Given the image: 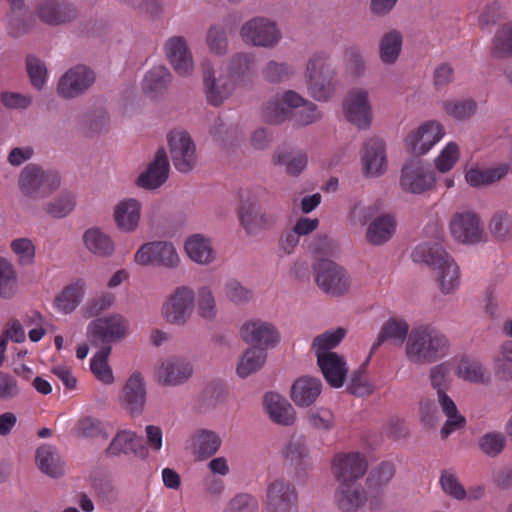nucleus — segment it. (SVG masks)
I'll return each mask as SVG.
<instances>
[{
  "label": "nucleus",
  "mask_w": 512,
  "mask_h": 512,
  "mask_svg": "<svg viewBox=\"0 0 512 512\" xmlns=\"http://www.w3.org/2000/svg\"><path fill=\"white\" fill-rule=\"evenodd\" d=\"M449 349V340L431 325L413 328L406 341V356L417 365L434 363L443 358Z\"/></svg>",
  "instance_id": "f257e3e1"
},
{
  "label": "nucleus",
  "mask_w": 512,
  "mask_h": 512,
  "mask_svg": "<svg viewBox=\"0 0 512 512\" xmlns=\"http://www.w3.org/2000/svg\"><path fill=\"white\" fill-rule=\"evenodd\" d=\"M412 259L438 270L437 280L443 293L453 292L460 283L459 268L441 244L422 243L415 247Z\"/></svg>",
  "instance_id": "f03ea898"
},
{
  "label": "nucleus",
  "mask_w": 512,
  "mask_h": 512,
  "mask_svg": "<svg viewBox=\"0 0 512 512\" xmlns=\"http://www.w3.org/2000/svg\"><path fill=\"white\" fill-rule=\"evenodd\" d=\"M61 177L55 170H44L41 166L27 164L19 175L18 185L22 194L31 200H40L56 191Z\"/></svg>",
  "instance_id": "7ed1b4c3"
},
{
  "label": "nucleus",
  "mask_w": 512,
  "mask_h": 512,
  "mask_svg": "<svg viewBox=\"0 0 512 512\" xmlns=\"http://www.w3.org/2000/svg\"><path fill=\"white\" fill-rule=\"evenodd\" d=\"M312 272L317 287L332 297L346 295L350 291L351 278L348 271L328 258H318L312 264Z\"/></svg>",
  "instance_id": "20e7f679"
},
{
  "label": "nucleus",
  "mask_w": 512,
  "mask_h": 512,
  "mask_svg": "<svg viewBox=\"0 0 512 512\" xmlns=\"http://www.w3.org/2000/svg\"><path fill=\"white\" fill-rule=\"evenodd\" d=\"M134 261L140 266L174 269L180 258L172 242L155 240L142 244L134 255Z\"/></svg>",
  "instance_id": "39448f33"
},
{
  "label": "nucleus",
  "mask_w": 512,
  "mask_h": 512,
  "mask_svg": "<svg viewBox=\"0 0 512 512\" xmlns=\"http://www.w3.org/2000/svg\"><path fill=\"white\" fill-rule=\"evenodd\" d=\"M95 81L96 73L91 67L77 64L59 78L56 92L64 100H73L84 95Z\"/></svg>",
  "instance_id": "423d86ee"
},
{
  "label": "nucleus",
  "mask_w": 512,
  "mask_h": 512,
  "mask_svg": "<svg viewBox=\"0 0 512 512\" xmlns=\"http://www.w3.org/2000/svg\"><path fill=\"white\" fill-rule=\"evenodd\" d=\"M435 173L421 158L411 156L402 166L400 186L405 192L422 194L432 189Z\"/></svg>",
  "instance_id": "0eeeda50"
},
{
  "label": "nucleus",
  "mask_w": 512,
  "mask_h": 512,
  "mask_svg": "<svg viewBox=\"0 0 512 512\" xmlns=\"http://www.w3.org/2000/svg\"><path fill=\"white\" fill-rule=\"evenodd\" d=\"M336 72L331 64L320 59L309 60L306 68V81L311 96L317 101L328 100L334 90Z\"/></svg>",
  "instance_id": "6e6552de"
},
{
  "label": "nucleus",
  "mask_w": 512,
  "mask_h": 512,
  "mask_svg": "<svg viewBox=\"0 0 512 512\" xmlns=\"http://www.w3.org/2000/svg\"><path fill=\"white\" fill-rule=\"evenodd\" d=\"M239 220L246 233L250 236L272 228L278 220L274 213L262 212L257 200L249 193L241 195L238 210Z\"/></svg>",
  "instance_id": "1a4fd4ad"
},
{
  "label": "nucleus",
  "mask_w": 512,
  "mask_h": 512,
  "mask_svg": "<svg viewBox=\"0 0 512 512\" xmlns=\"http://www.w3.org/2000/svg\"><path fill=\"white\" fill-rule=\"evenodd\" d=\"M194 301L195 293L190 287L175 288L163 304L164 319L173 325H185L192 315Z\"/></svg>",
  "instance_id": "9d476101"
},
{
  "label": "nucleus",
  "mask_w": 512,
  "mask_h": 512,
  "mask_svg": "<svg viewBox=\"0 0 512 512\" xmlns=\"http://www.w3.org/2000/svg\"><path fill=\"white\" fill-rule=\"evenodd\" d=\"M240 34L244 42L265 48L274 47L281 38L276 24L264 17H255L244 23Z\"/></svg>",
  "instance_id": "9b49d317"
},
{
  "label": "nucleus",
  "mask_w": 512,
  "mask_h": 512,
  "mask_svg": "<svg viewBox=\"0 0 512 512\" xmlns=\"http://www.w3.org/2000/svg\"><path fill=\"white\" fill-rule=\"evenodd\" d=\"M267 512H298V494L288 480L278 478L272 481L266 492Z\"/></svg>",
  "instance_id": "f8f14e48"
},
{
  "label": "nucleus",
  "mask_w": 512,
  "mask_h": 512,
  "mask_svg": "<svg viewBox=\"0 0 512 512\" xmlns=\"http://www.w3.org/2000/svg\"><path fill=\"white\" fill-rule=\"evenodd\" d=\"M127 321L119 314L100 317L88 326V335L93 344L109 345L123 339L127 334Z\"/></svg>",
  "instance_id": "ddd939ff"
},
{
  "label": "nucleus",
  "mask_w": 512,
  "mask_h": 512,
  "mask_svg": "<svg viewBox=\"0 0 512 512\" xmlns=\"http://www.w3.org/2000/svg\"><path fill=\"white\" fill-rule=\"evenodd\" d=\"M168 145L174 167L181 173L190 172L197 163L195 144L186 131L170 132Z\"/></svg>",
  "instance_id": "4468645a"
},
{
  "label": "nucleus",
  "mask_w": 512,
  "mask_h": 512,
  "mask_svg": "<svg viewBox=\"0 0 512 512\" xmlns=\"http://www.w3.org/2000/svg\"><path fill=\"white\" fill-rule=\"evenodd\" d=\"M146 400V382L142 374L135 371L128 377L119 394L120 405L131 417H138L144 412Z\"/></svg>",
  "instance_id": "2eb2a0df"
},
{
  "label": "nucleus",
  "mask_w": 512,
  "mask_h": 512,
  "mask_svg": "<svg viewBox=\"0 0 512 512\" xmlns=\"http://www.w3.org/2000/svg\"><path fill=\"white\" fill-rule=\"evenodd\" d=\"M444 135L443 127L436 121H427L412 130L405 138L406 150L413 157L426 154Z\"/></svg>",
  "instance_id": "dca6fc26"
},
{
  "label": "nucleus",
  "mask_w": 512,
  "mask_h": 512,
  "mask_svg": "<svg viewBox=\"0 0 512 512\" xmlns=\"http://www.w3.org/2000/svg\"><path fill=\"white\" fill-rule=\"evenodd\" d=\"M203 87L207 102L214 107L227 100L236 88L233 80L208 63L203 66Z\"/></svg>",
  "instance_id": "f3484780"
},
{
  "label": "nucleus",
  "mask_w": 512,
  "mask_h": 512,
  "mask_svg": "<svg viewBox=\"0 0 512 512\" xmlns=\"http://www.w3.org/2000/svg\"><path fill=\"white\" fill-rule=\"evenodd\" d=\"M347 120L360 129H367L372 122V108L368 91L354 88L349 91L343 103Z\"/></svg>",
  "instance_id": "a211bd4d"
},
{
  "label": "nucleus",
  "mask_w": 512,
  "mask_h": 512,
  "mask_svg": "<svg viewBox=\"0 0 512 512\" xmlns=\"http://www.w3.org/2000/svg\"><path fill=\"white\" fill-rule=\"evenodd\" d=\"M240 334L244 342L251 347L263 348L266 351L274 348L280 342V333L270 322L262 320L248 321L240 328Z\"/></svg>",
  "instance_id": "6ab92c4d"
},
{
  "label": "nucleus",
  "mask_w": 512,
  "mask_h": 512,
  "mask_svg": "<svg viewBox=\"0 0 512 512\" xmlns=\"http://www.w3.org/2000/svg\"><path fill=\"white\" fill-rule=\"evenodd\" d=\"M368 468L367 461L359 453L338 454L333 460V473L338 484L358 483Z\"/></svg>",
  "instance_id": "aec40b11"
},
{
  "label": "nucleus",
  "mask_w": 512,
  "mask_h": 512,
  "mask_svg": "<svg viewBox=\"0 0 512 512\" xmlns=\"http://www.w3.org/2000/svg\"><path fill=\"white\" fill-rule=\"evenodd\" d=\"M450 230L456 240L465 244L478 243L483 235L480 218L471 211L456 213L451 219Z\"/></svg>",
  "instance_id": "412c9836"
},
{
  "label": "nucleus",
  "mask_w": 512,
  "mask_h": 512,
  "mask_svg": "<svg viewBox=\"0 0 512 512\" xmlns=\"http://www.w3.org/2000/svg\"><path fill=\"white\" fill-rule=\"evenodd\" d=\"M169 177V160L163 147L159 148L153 161L135 180V185L145 190L161 187Z\"/></svg>",
  "instance_id": "4be33fe9"
},
{
  "label": "nucleus",
  "mask_w": 512,
  "mask_h": 512,
  "mask_svg": "<svg viewBox=\"0 0 512 512\" xmlns=\"http://www.w3.org/2000/svg\"><path fill=\"white\" fill-rule=\"evenodd\" d=\"M362 169L367 177H379L387 167L385 143L378 137L368 139L362 148Z\"/></svg>",
  "instance_id": "5701e85b"
},
{
  "label": "nucleus",
  "mask_w": 512,
  "mask_h": 512,
  "mask_svg": "<svg viewBox=\"0 0 512 512\" xmlns=\"http://www.w3.org/2000/svg\"><path fill=\"white\" fill-rule=\"evenodd\" d=\"M164 50L177 74L188 76L192 73L194 68L193 58L184 37L173 36L169 38L164 45Z\"/></svg>",
  "instance_id": "b1692460"
},
{
  "label": "nucleus",
  "mask_w": 512,
  "mask_h": 512,
  "mask_svg": "<svg viewBox=\"0 0 512 512\" xmlns=\"http://www.w3.org/2000/svg\"><path fill=\"white\" fill-rule=\"evenodd\" d=\"M285 102L290 107V120L294 126L303 127L312 124L321 118L316 104L305 100L293 90L285 92Z\"/></svg>",
  "instance_id": "393cba45"
},
{
  "label": "nucleus",
  "mask_w": 512,
  "mask_h": 512,
  "mask_svg": "<svg viewBox=\"0 0 512 512\" xmlns=\"http://www.w3.org/2000/svg\"><path fill=\"white\" fill-rule=\"evenodd\" d=\"M132 453L141 459L147 458L149 451L143 443V439L135 432L121 430L112 439L105 449L107 456H119L120 454Z\"/></svg>",
  "instance_id": "a878e982"
},
{
  "label": "nucleus",
  "mask_w": 512,
  "mask_h": 512,
  "mask_svg": "<svg viewBox=\"0 0 512 512\" xmlns=\"http://www.w3.org/2000/svg\"><path fill=\"white\" fill-rule=\"evenodd\" d=\"M38 16L48 25H61L76 19L78 9L64 0H46L39 5Z\"/></svg>",
  "instance_id": "bb28decb"
},
{
  "label": "nucleus",
  "mask_w": 512,
  "mask_h": 512,
  "mask_svg": "<svg viewBox=\"0 0 512 512\" xmlns=\"http://www.w3.org/2000/svg\"><path fill=\"white\" fill-rule=\"evenodd\" d=\"M321 372L332 388H341L346 380L348 367L342 356L336 352L321 353L316 356Z\"/></svg>",
  "instance_id": "cd10ccee"
},
{
  "label": "nucleus",
  "mask_w": 512,
  "mask_h": 512,
  "mask_svg": "<svg viewBox=\"0 0 512 512\" xmlns=\"http://www.w3.org/2000/svg\"><path fill=\"white\" fill-rule=\"evenodd\" d=\"M263 404L270 419L282 426H291L296 420V412L287 399L274 392H267Z\"/></svg>",
  "instance_id": "c85d7f7f"
},
{
  "label": "nucleus",
  "mask_w": 512,
  "mask_h": 512,
  "mask_svg": "<svg viewBox=\"0 0 512 512\" xmlns=\"http://www.w3.org/2000/svg\"><path fill=\"white\" fill-rule=\"evenodd\" d=\"M36 465L46 476L60 479L65 474V464L58 450L49 444H43L36 450Z\"/></svg>",
  "instance_id": "c756f323"
},
{
  "label": "nucleus",
  "mask_w": 512,
  "mask_h": 512,
  "mask_svg": "<svg viewBox=\"0 0 512 512\" xmlns=\"http://www.w3.org/2000/svg\"><path fill=\"white\" fill-rule=\"evenodd\" d=\"M322 382L319 378L303 376L296 379L291 387V399L298 407H309L320 396Z\"/></svg>",
  "instance_id": "7c9ffc66"
},
{
  "label": "nucleus",
  "mask_w": 512,
  "mask_h": 512,
  "mask_svg": "<svg viewBox=\"0 0 512 512\" xmlns=\"http://www.w3.org/2000/svg\"><path fill=\"white\" fill-rule=\"evenodd\" d=\"M367 501V493L359 483L338 484L335 502L342 512H356Z\"/></svg>",
  "instance_id": "2f4dec72"
},
{
  "label": "nucleus",
  "mask_w": 512,
  "mask_h": 512,
  "mask_svg": "<svg viewBox=\"0 0 512 512\" xmlns=\"http://www.w3.org/2000/svg\"><path fill=\"white\" fill-rule=\"evenodd\" d=\"M141 203L134 198L119 202L114 209V220L119 230L130 233L136 230L140 221Z\"/></svg>",
  "instance_id": "473e14b6"
},
{
  "label": "nucleus",
  "mask_w": 512,
  "mask_h": 512,
  "mask_svg": "<svg viewBox=\"0 0 512 512\" xmlns=\"http://www.w3.org/2000/svg\"><path fill=\"white\" fill-rule=\"evenodd\" d=\"M192 372V366L184 360H167L160 366L158 378L163 385L176 386L188 380Z\"/></svg>",
  "instance_id": "72a5a7b5"
},
{
  "label": "nucleus",
  "mask_w": 512,
  "mask_h": 512,
  "mask_svg": "<svg viewBox=\"0 0 512 512\" xmlns=\"http://www.w3.org/2000/svg\"><path fill=\"white\" fill-rule=\"evenodd\" d=\"M396 229V221L389 214H381L373 219L366 231V240L375 246L389 241Z\"/></svg>",
  "instance_id": "f704fd0d"
},
{
  "label": "nucleus",
  "mask_w": 512,
  "mask_h": 512,
  "mask_svg": "<svg viewBox=\"0 0 512 512\" xmlns=\"http://www.w3.org/2000/svg\"><path fill=\"white\" fill-rule=\"evenodd\" d=\"M285 457L294 467L295 476L299 480H304L311 469V460L305 444L301 440L289 442L286 447Z\"/></svg>",
  "instance_id": "c9c22d12"
},
{
  "label": "nucleus",
  "mask_w": 512,
  "mask_h": 512,
  "mask_svg": "<svg viewBox=\"0 0 512 512\" xmlns=\"http://www.w3.org/2000/svg\"><path fill=\"white\" fill-rule=\"evenodd\" d=\"M254 71V57L247 53H238L231 57L228 64V76L235 86L251 81Z\"/></svg>",
  "instance_id": "e433bc0d"
},
{
  "label": "nucleus",
  "mask_w": 512,
  "mask_h": 512,
  "mask_svg": "<svg viewBox=\"0 0 512 512\" xmlns=\"http://www.w3.org/2000/svg\"><path fill=\"white\" fill-rule=\"evenodd\" d=\"M409 336V325L406 321L396 318L387 320L376 339L373 343L370 355H372L385 341L394 340L398 343H403Z\"/></svg>",
  "instance_id": "4c0bfd02"
},
{
  "label": "nucleus",
  "mask_w": 512,
  "mask_h": 512,
  "mask_svg": "<svg viewBox=\"0 0 512 512\" xmlns=\"http://www.w3.org/2000/svg\"><path fill=\"white\" fill-rule=\"evenodd\" d=\"M185 250L192 261L201 265L210 264L215 259L209 239L201 234L190 236L185 242Z\"/></svg>",
  "instance_id": "58836bf2"
},
{
  "label": "nucleus",
  "mask_w": 512,
  "mask_h": 512,
  "mask_svg": "<svg viewBox=\"0 0 512 512\" xmlns=\"http://www.w3.org/2000/svg\"><path fill=\"white\" fill-rule=\"evenodd\" d=\"M267 359V352L263 348L249 347L240 356L236 373L240 378H246L258 372Z\"/></svg>",
  "instance_id": "ea45409f"
},
{
  "label": "nucleus",
  "mask_w": 512,
  "mask_h": 512,
  "mask_svg": "<svg viewBox=\"0 0 512 512\" xmlns=\"http://www.w3.org/2000/svg\"><path fill=\"white\" fill-rule=\"evenodd\" d=\"M228 387L222 380H213L207 384L199 399V410L207 412L225 403Z\"/></svg>",
  "instance_id": "a19ab883"
},
{
  "label": "nucleus",
  "mask_w": 512,
  "mask_h": 512,
  "mask_svg": "<svg viewBox=\"0 0 512 512\" xmlns=\"http://www.w3.org/2000/svg\"><path fill=\"white\" fill-rule=\"evenodd\" d=\"M83 241L91 253L100 257H109L115 250L114 242L110 236L97 227L86 230L83 235Z\"/></svg>",
  "instance_id": "79ce46f5"
},
{
  "label": "nucleus",
  "mask_w": 512,
  "mask_h": 512,
  "mask_svg": "<svg viewBox=\"0 0 512 512\" xmlns=\"http://www.w3.org/2000/svg\"><path fill=\"white\" fill-rule=\"evenodd\" d=\"M85 283L78 279L75 283L66 286L54 300L55 306L63 313H71L81 302L84 295Z\"/></svg>",
  "instance_id": "37998d69"
},
{
  "label": "nucleus",
  "mask_w": 512,
  "mask_h": 512,
  "mask_svg": "<svg viewBox=\"0 0 512 512\" xmlns=\"http://www.w3.org/2000/svg\"><path fill=\"white\" fill-rule=\"evenodd\" d=\"M371 356L372 355L369 354L366 360L351 373L347 384V391L351 395L356 397H364L370 395L373 392L374 386L370 383L366 376L367 366Z\"/></svg>",
  "instance_id": "c03bdc74"
},
{
  "label": "nucleus",
  "mask_w": 512,
  "mask_h": 512,
  "mask_svg": "<svg viewBox=\"0 0 512 512\" xmlns=\"http://www.w3.org/2000/svg\"><path fill=\"white\" fill-rule=\"evenodd\" d=\"M111 353V346L104 345L93 356L90 369L98 380L104 384H112L114 382L113 372L108 365V357Z\"/></svg>",
  "instance_id": "a18cd8bd"
},
{
  "label": "nucleus",
  "mask_w": 512,
  "mask_h": 512,
  "mask_svg": "<svg viewBox=\"0 0 512 512\" xmlns=\"http://www.w3.org/2000/svg\"><path fill=\"white\" fill-rule=\"evenodd\" d=\"M171 73L164 66H155L144 77L142 88L146 94L162 92L170 82Z\"/></svg>",
  "instance_id": "49530a36"
},
{
  "label": "nucleus",
  "mask_w": 512,
  "mask_h": 512,
  "mask_svg": "<svg viewBox=\"0 0 512 512\" xmlns=\"http://www.w3.org/2000/svg\"><path fill=\"white\" fill-rule=\"evenodd\" d=\"M402 35L393 30L386 33L380 42V59L385 64H393L397 61L402 47Z\"/></svg>",
  "instance_id": "de8ad7c7"
},
{
  "label": "nucleus",
  "mask_w": 512,
  "mask_h": 512,
  "mask_svg": "<svg viewBox=\"0 0 512 512\" xmlns=\"http://www.w3.org/2000/svg\"><path fill=\"white\" fill-rule=\"evenodd\" d=\"M508 172L507 165H500L499 167L487 170L472 168L466 173V181L473 187H480L483 185L491 184L503 178Z\"/></svg>",
  "instance_id": "09e8293b"
},
{
  "label": "nucleus",
  "mask_w": 512,
  "mask_h": 512,
  "mask_svg": "<svg viewBox=\"0 0 512 512\" xmlns=\"http://www.w3.org/2000/svg\"><path fill=\"white\" fill-rule=\"evenodd\" d=\"M109 115L103 108H95L83 115L82 125L86 135L100 134L108 130Z\"/></svg>",
  "instance_id": "8fccbe9b"
},
{
  "label": "nucleus",
  "mask_w": 512,
  "mask_h": 512,
  "mask_svg": "<svg viewBox=\"0 0 512 512\" xmlns=\"http://www.w3.org/2000/svg\"><path fill=\"white\" fill-rule=\"evenodd\" d=\"M221 438L214 431L202 430L197 435L195 451L200 460L212 457L219 450Z\"/></svg>",
  "instance_id": "3c124183"
},
{
  "label": "nucleus",
  "mask_w": 512,
  "mask_h": 512,
  "mask_svg": "<svg viewBox=\"0 0 512 512\" xmlns=\"http://www.w3.org/2000/svg\"><path fill=\"white\" fill-rule=\"evenodd\" d=\"M290 107L285 102V93L281 98H274L267 102L263 107V118L269 124H281L286 120H290Z\"/></svg>",
  "instance_id": "603ef678"
},
{
  "label": "nucleus",
  "mask_w": 512,
  "mask_h": 512,
  "mask_svg": "<svg viewBox=\"0 0 512 512\" xmlns=\"http://www.w3.org/2000/svg\"><path fill=\"white\" fill-rule=\"evenodd\" d=\"M26 71L32 87L38 91L42 90L47 82V66L44 61L35 55L29 54L25 60Z\"/></svg>",
  "instance_id": "864d4df0"
},
{
  "label": "nucleus",
  "mask_w": 512,
  "mask_h": 512,
  "mask_svg": "<svg viewBox=\"0 0 512 512\" xmlns=\"http://www.w3.org/2000/svg\"><path fill=\"white\" fill-rule=\"evenodd\" d=\"M195 297L198 315L206 321H214L217 316V307L212 290L207 286H202L198 289Z\"/></svg>",
  "instance_id": "5fc2aeb1"
},
{
  "label": "nucleus",
  "mask_w": 512,
  "mask_h": 512,
  "mask_svg": "<svg viewBox=\"0 0 512 512\" xmlns=\"http://www.w3.org/2000/svg\"><path fill=\"white\" fill-rule=\"evenodd\" d=\"M345 335L346 330L342 327L326 331L313 339L312 349L316 356L321 353L332 352L331 350L340 344Z\"/></svg>",
  "instance_id": "6e6d98bb"
},
{
  "label": "nucleus",
  "mask_w": 512,
  "mask_h": 512,
  "mask_svg": "<svg viewBox=\"0 0 512 512\" xmlns=\"http://www.w3.org/2000/svg\"><path fill=\"white\" fill-rule=\"evenodd\" d=\"M17 291V275L13 265L0 257V297L11 298Z\"/></svg>",
  "instance_id": "4d7b16f0"
},
{
  "label": "nucleus",
  "mask_w": 512,
  "mask_h": 512,
  "mask_svg": "<svg viewBox=\"0 0 512 512\" xmlns=\"http://www.w3.org/2000/svg\"><path fill=\"white\" fill-rule=\"evenodd\" d=\"M273 162L286 166L288 174L297 176L305 169L307 156L303 153L279 152L273 156Z\"/></svg>",
  "instance_id": "13d9d810"
},
{
  "label": "nucleus",
  "mask_w": 512,
  "mask_h": 512,
  "mask_svg": "<svg viewBox=\"0 0 512 512\" xmlns=\"http://www.w3.org/2000/svg\"><path fill=\"white\" fill-rule=\"evenodd\" d=\"M75 433L77 437L95 438L102 436L108 438L109 434L105 429L103 422L95 417L86 416L78 420Z\"/></svg>",
  "instance_id": "bf43d9fd"
},
{
  "label": "nucleus",
  "mask_w": 512,
  "mask_h": 512,
  "mask_svg": "<svg viewBox=\"0 0 512 512\" xmlns=\"http://www.w3.org/2000/svg\"><path fill=\"white\" fill-rule=\"evenodd\" d=\"M444 111L457 120H465L476 113L477 103L473 99L448 100L442 103Z\"/></svg>",
  "instance_id": "052dcab7"
},
{
  "label": "nucleus",
  "mask_w": 512,
  "mask_h": 512,
  "mask_svg": "<svg viewBox=\"0 0 512 512\" xmlns=\"http://www.w3.org/2000/svg\"><path fill=\"white\" fill-rule=\"evenodd\" d=\"M492 54L498 58L512 57V24L504 25L495 34Z\"/></svg>",
  "instance_id": "680f3d73"
},
{
  "label": "nucleus",
  "mask_w": 512,
  "mask_h": 512,
  "mask_svg": "<svg viewBox=\"0 0 512 512\" xmlns=\"http://www.w3.org/2000/svg\"><path fill=\"white\" fill-rule=\"evenodd\" d=\"M480 450L489 457H497L506 447V437L500 432H488L479 438Z\"/></svg>",
  "instance_id": "e2e57ef3"
},
{
  "label": "nucleus",
  "mask_w": 512,
  "mask_h": 512,
  "mask_svg": "<svg viewBox=\"0 0 512 512\" xmlns=\"http://www.w3.org/2000/svg\"><path fill=\"white\" fill-rule=\"evenodd\" d=\"M263 77L270 83H281L294 75L292 66L285 62L269 61L262 70Z\"/></svg>",
  "instance_id": "0e129e2a"
},
{
  "label": "nucleus",
  "mask_w": 512,
  "mask_h": 512,
  "mask_svg": "<svg viewBox=\"0 0 512 512\" xmlns=\"http://www.w3.org/2000/svg\"><path fill=\"white\" fill-rule=\"evenodd\" d=\"M224 293L227 299L236 305H243L252 300L253 290L245 287L236 279H229L224 285Z\"/></svg>",
  "instance_id": "69168bd1"
},
{
  "label": "nucleus",
  "mask_w": 512,
  "mask_h": 512,
  "mask_svg": "<svg viewBox=\"0 0 512 512\" xmlns=\"http://www.w3.org/2000/svg\"><path fill=\"white\" fill-rule=\"evenodd\" d=\"M8 17V32L11 36L17 38L29 30V13L25 7L21 9H10Z\"/></svg>",
  "instance_id": "338daca9"
},
{
  "label": "nucleus",
  "mask_w": 512,
  "mask_h": 512,
  "mask_svg": "<svg viewBox=\"0 0 512 512\" xmlns=\"http://www.w3.org/2000/svg\"><path fill=\"white\" fill-rule=\"evenodd\" d=\"M75 206L74 196L70 193H62L59 197L49 202L45 210L53 218H64Z\"/></svg>",
  "instance_id": "774afa93"
}]
</instances>
